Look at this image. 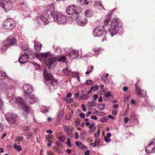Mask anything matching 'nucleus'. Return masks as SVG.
I'll return each instance as SVG.
<instances>
[{"mask_svg": "<svg viewBox=\"0 0 155 155\" xmlns=\"http://www.w3.org/2000/svg\"><path fill=\"white\" fill-rule=\"evenodd\" d=\"M110 94H111V93L110 91H108L107 92H106L104 94L105 96L106 97H109V96H110Z\"/></svg>", "mask_w": 155, "mask_h": 155, "instance_id": "5fc2aeb1", "label": "nucleus"}, {"mask_svg": "<svg viewBox=\"0 0 155 155\" xmlns=\"http://www.w3.org/2000/svg\"><path fill=\"white\" fill-rule=\"evenodd\" d=\"M63 128L64 131L68 135L71 136L72 135V131L70 127L64 125L63 126Z\"/></svg>", "mask_w": 155, "mask_h": 155, "instance_id": "dca6fc26", "label": "nucleus"}, {"mask_svg": "<svg viewBox=\"0 0 155 155\" xmlns=\"http://www.w3.org/2000/svg\"><path fill=\"white\" fill-rule=\"evenodd\" d=\"M112 114L114 115H116L117 114V110H114L112 111Z\"/></svg>", "mask_w": 155, "mask_h": 155, "instance_id": "680f3d73", "label": "nucleus"}, {"mask_svg": "<svg viewBox=\"0 0 155 155\" xmlns=\"http://www.w3.org/2000/svg\"><path fill=\"white\" fill-rule=\"evenodd\" d=\"M86 83L88 85H91L94 84V82L91 80H88L86 81Z\"/></svg>", "mask_w": 155, "mask_h": 155, "instance_id": "09e8293b", "label": "nucleus"}, {"mask_svg": "<svg viewBox=\"0 0 155 155\" xmlns=\"http://www.w3.org/2000/svg\"><path fill=\"white\" fill-rule=\"evenodd\" d=\"M12 99L14 100L12 101H14L15 103L18 104L25 113H28L30 111L31 107L23 103V99L21 98H16L15 96H12Z\"/></svg>", "mask_w": 155, "mask_h": 155, "instance_id": "7ed1b4c3", "label": "nucleus"}, {"mask_svg": "<svg viewBox=\"0 0 155 155\" xmlns=\"http://www.w3.org/2000/svg\"><path fill=\"white\" fill-rule=\"evenodd\" d=\"M42 45V44H40L39 42L37 41L35 42V48L36 50L37 51H41V47Z\"/></svg>", "mask_w": 155, "mask_h": 155, "instance_id": "6ab92c4d", "label": "nucleus"}, {"mask_svg": "<svg viewBox=\"0 0 155 155\" xmlns=\"http://www.w3.org/2000/svg\"><path fill=\"white\" fill-rule=\"evenodd\" d=\"M135 86L136 87L135 92L137 96L139 97L141 96H142L141 90L140 87L138 86L137 83L135 84Z\"/></svg>", "mask_w": 155, "mask_h": 155, "instance_id": "a211bd4d", "label": "nucleus"}, {"mask_svg": "<svg viewBox=\"0 0 155 155\" xmlns=\"http://www.w3.org/2000/svg\"><path fill=\"white\" fill-rule=\"evenodd\" d=\"M130 96L128 94H125L124 96V101H127L129 99Z\"/></svg>", "mask_w": 155, "mask_h": 155, "instance_id": "de8ad7c7", "label": "nucleus"}, {"mask_svg": "<svg viewBox=\"0 0 155 155\" xmlns=\"http://www.w3.org/2000/svg\"><path fill=\"white\" fill-rule=\"evenodd\" d=\"M23 89L25 94H31L33 90L32 86L28 84H24Z\"/></svg>", "mask_w": 155, "mask_h": 155, "instance_id": "ddd939ff", "label": "nucleus"}, {"mask_svg": "<svg viewBox=\"0 0 155 155\" xmlns=\"http://www.w3.org/2000/svg\"><path fill=\"white\" fill-rule=\"evenodd\" d=\"M95 124L93 123L89 127V128L90 129V131L91 132H94L96 129V127L94 126Z\"/></svg>", "mask_w": 155, "mask_h": 155, "instance_id": "b1692460", "label": "nucleus"}, {"mask_svg": "<svg viewBox=\"0 0 155 155\" xmlns=\"http://www.w3.org/2000/svg\"><path fill=\"white\" fill-rule=\"evenodd\" d=\"M67 14L71 15V17L73 19L77 20L79 16V14L76 11V7L73 5H70L68 7L66 10Z\"/></svg>", "mask_w": 155, "mask_h": 155, "instance_id": "39448f33", "label": "nucleus"}, {"mask_svg": "<svg viewBox=\"0 0 155 155\" xmlns=\"http://www.w3.org/2000/svg\"><path fill=\"white\" fill-rule=\"evenodd\" d=\"M12 3L10 1L1 0L0 6L2 7L6 12L11 10L12 8Z\"/></svg>", "mask_w": 155, "mask_h": 155, "instance_id": "6e6552de", "label": "nucleus"}, {"mask_svg": "<svg viewBox=\"0 0 155 155\" xmlns=\"http://www.w3.org/2000/svg\"><path fill=\"white\" fill-rule=\"evenodd\" d=\"M89 98L88 94H81L80 96V98L81 99L86 100Z\"/></svg>", "mask_w": 155, "mask_h": 155, "instance_id": "393cba45", "label": "nucleus"}, {"mask_svg": "<svg viewBox=\"0 0 155 155\" xmlns=\"http://www.w3.org/2000/svg\"><path fill=\"white\" fill-rule=\"evenodd\" d=\"M3 129V124L0 123V131L2 130Z\"/></svg>", "mask_w": 155, "mask_h": 155, "instance_id": "0e129e2a", "label": "nucleus"}, {"mask_svg": "<svg viewBox=\"0 0 155 155\" xmlns=\"http://www.w3.org/2000/svg\"><path fill=\"white\" fill-rule=\"evenodd\" d=\"M65 60V57L64 56H62V57H61L59 59H58V60L59 62L63 61V62H64Z\"/></svg>", "mask_w": 155, "mask_h": 155, "instance_id": "c03bdc74", "label": "nucleus"}, {"mask_svg": "<svg viewBox=\"0 0 155 155\" xmlns=\"http://www.w3.org/2000/svg\"><path fill=\"white\" fill-rule=\"evenodd\" d=\"M15 149L17 151H19L22 150V148L21 146H14Z\"/></svg>", "mask_w": 155, "mask_h": 155, "instance_id": "58836bf2", "label": "nucleus"}, {"mask_svg": "<svg viewBox=\"0 0 155 155\" xmlns=\"http://www.w3.org/2000/svg\"><path fill=\"white\" fill-rule=\"evenodd\" d=\"M53 138V136L52 134H50L47 135L45 137L46 140L48 141L49 143L47 144V145H51V140Z\"/></svg>", "mask_w": 155, "mask_h": 155, "instance_id": "aec40b11", "label": "nucleus"}, {"mask_svg": "<svg viewBox=\"0 0 155 155\" xmlns=\"http://www.w3.org/2000/svg\"><path fill=\"white\" fill-rule=\"evenodd\" d=\"M81 107L82 109L85 112L86 111V108L85 107V105L84 104H82L81 105Z\"/></svg>", "mask_w": 155, "mask_h": 155, "instance_id": "864d4df0", "label": "nucleus"}, {"mask_svg": "<svg viewBox=\"0 0 155 155\" xmlns=\"http://www.w3.org/2000/svg\"><path fill=\"white\" fill-rule=\"evenodd\" d=\"M30 54L29 53L25 52L21 55L19 59V61L21 64H23L28 61V58Z\"/></svg>", "mask_w": 155, "mask_h": 155, "instance_id": "9d476101", "label": "nucleus"}, {"mask_svg": "<svg viewBox=\"0 0 155 155\" xmlns=\"http://www.w3.org/2000/svg\"><path fill=\"white\" fill-rule=\"evenodd\" d=\"M50 84L53 86H57L58 84L57 81L53 79H52L50 80Z\"/></svg>", "mask_w": 155, "mask_h": 155, "instance_id": "7c9ffc66", "label": "nucleus"}, {"mask_svg": "<svg viewBox=\"0 0 155 155\" xmlns=\"http://www.w3.org/2000/svg\"><path fill=\"white\" fill-rule=\"evenodd\" d=\"M23 140V138L22 137H17L16 139V142H18V144H21L20 143L22 142Z\"/></svg>", "mask_w": 155, "mask_h": 155, "instance_id": "72a5a7b5", "label": "nucleus"}, {"mask_svg": "<svg viewBox=\"0 0 155 155\" xmlns=\"http://www.w3.org/2000/svg\"><path fill=\"white\" fill-rule=\"evenodd\" d=\"M104 141L106 143H109L111 141V139L107 137L106 136H105L104 137Z\"/></svg>", "mask_w": 155, "mask_h": 155, "instance_id": "a18cd8bd", "label": "nucleus"}, {"mask_svg": "<svg viewBox=\"0 0 155 155\" xmlns=\"http://www.w3.org/2000/svg\"><path fill=\"white\" fill-rule=\"evenodd\" d=\"M41 19L44 22L47 23L48 22V19L46 17L42 16L41 17Z\"/></svg>", "mask_w": 155, "mask_h": 155, "instance_id": "e433bc0d", "label": "nucleus"}, {"mask_svg": "<svg viewBox=\"0 0 155 155\" xmlns=\"http://www.w3.org/2000/svg\"><path fill=\"white\" fill-rule=\"evenodd\" d=\"M107 35H105L103 39H102V41L107 40Z\"/></svg>", "mask_w": 155, "mask_h": 155, "instance_id": "338daca9", "label": "nucleus"}, {"mask_svg": "<svg viewBox=\"0 0 155 155\" xmlns=\"http://www.w3.org/2000/svg\"><path fill=\"white\" fill-rule=\"evenodd\" d=\"M33 134V133L31 132H26L25 133V135L28 136H31Z\"/></svg>", "mask_w": 155, "mask_h": 155, "instance_id": "49530a36", "label": "nucleus"}, {"mask_svg": "<svg viewBox=\"0 0 155 155\" xmlns=\"http://www.w3.org/2000/svg\"><path fill=\"white\" fill-rule=\"evenodd\" d=\"M6 120L9 123L15 124L18 118L17 116L13 114L8 113L5 116Z\"/></svg>", "mask_w": 155, "mask_h": 155, "instance_id": "1a4fd4ad", "label": "nucleus"}, {"mask_svg": "<svg viewBox=\"0 0 155 155\" xmlns=\"http://www.w3.org/2000/svg\"><path fill=\"white\" fill-rule=\"evenodd\" d=\"M110 16L109 15H108L105 21H104V23L105 24H107L110 20Z\"/></svg>", "mask_w": 155, "mask_h": 155, "instance_id": "c9c22d12", "label": "nucleus"}, {"mask_svg": "<svg viewBox=\"0 0 155 155\" xmlns=\"http://www.w3.org/2000/svg\"><path fill=\"white\" fill-rule=\"evenodd\" d=\"M101 78L103 81L105 82L106 79H107V77H106V76H105V75H103L101 77Z\"/></svg>", "mask_w": 155, "mask_h": 155, "instance_id": "4d7b16f0", "label": "nucleus"}, {"mask_svg": "<svg viewBox=\"0 0 155 155\" xmlns=\"http://www.w3.org/2000/svg\"><path fill=\"white\" fill-rule=\"evenodd\" d=\"M78 51L73 50L69 52L68 57L70 59H73L78 58Z\"/></svg>", "mask_w": 155, "mask_h": 155, "instance_id": "f8f14e48", "label": "nucleus"}, {"mask_svg": "<svg viewBox=\"0 0 155 155\" xmlns=\"http://www.w3.org/2000/svg\"><path fill=\"white\" fill-rule=\"evenodd\" d=\"M95 5H98L99 6V7H102L104 9H105L103 7L102 5V4L101 3V2L99 1L97 2H96L95 4Z\"/></svg>", "mask_w": 155, "mask_h": 155, "instance_id": "a19ab883", "label": "nucleus"}, {"mask_svg": "<svg viewBox=\"0 0 155 155\" xmlns=\"http://www.w3.org/2000/svg\"><path fill=\"white\" fill-rule=\"evenodd\" d=\"M51 15L52 16L54 21L58 24H63L66 21V17L58 12L54 11L51 12Z\"/></svg>", "mask_w": 155, "mask_h": 155, "instance_id": "f03ea898", "label": "nucleus"}, {"mask_svg": "<svg viewBox=\"0 0 155 155\" xmlns=\"http://www.w3.org/2000/svg\"><path fill=\"white\" fill-rule=\"evenodd\" d=\"M111 28L109 31L111 36L112 37L115 34H117V31L119 29V22L118 20L114 19L110 24Z\"/></svg>", "mask_w": 155, "mask_h": 155, "instance_id": "423d86ee", "label": "nucleus"}, {"mask_svg": "<svg viewBox=\"0 0 155 155\" xmlns=\"http://www.w3.org/2000/svg\"><path fill=\"white\" fill-rule=\"evenodd\" d=\"M155 145V140L154 139H152L151 140L150 143L148 145Z\"/></svg>", "mask_w": 155, "mask_h": 155, "instance_id": "3c124183", "label": "nucleus"}, {"mask_svg": "<svg viewBox=\"0 0 155 155\" xmlns=\"http://www.w3.org/2000/svg\"><path fill=\"white\" fill-rule=\"evenodd\" d=\"M72 77H76L79 81H80L79 74L76 72H71L70 74Z\"/></svg>", "mask_w": 155, "mask_h": 155, "instance_id": "5701e85b", "label": "nucleus"}, {"mask_svg": "<svg viewBox=\"0 0 155 155\" xmlns=\"http://www.w3.org/2000/svg\"><path fill=\"white\" fill-rule=\"evenodd\" d=\"M100 139L98 138H97L95 140V142H94V145H98L99 143H100Z\"/></svg>", "mask_w": 155, "mask_h": 155, "instance_id": "8fccbe9b", "label": "nucleus"}, {"mask_svg": "<svg viewBox=\"0 0 155 155\" xmlns=\"http://www.w3.org/2000/svg\"><path fill=\"white\" fill-rule=\"evenodd\" d=\"M93 97L94 101H96L98 98V95L97 94H94L93 95Z\"/></svg>", "mask_w": 155, "mask_h": 155, "instance_id": "774afa93", "label": "nucleus"}, {"mask_svg": "<svg viewBox=\"0 0 155 155\" xmlns=\"http://www.w3.org/2000/svg\"><path fill=\"white\" fill-rule=\"evenodd\" d=\"M91 118L92 119L96 120L97 119V117L95 115H92L91 117Z\"/></svg>", "mask_w": 155, "mask_h": 155, "instance_id": "69168bd1", "label": "nucleus"}, {"mask_svg": "<svg viewBox=\"0 0 155 155\" xmlns=\"http://www.w3.org/2000/svg\"><path fill=\"white\" fill-rule=\"evenodd\" d=\"M44 79L46 81H50L53 78L51 74L48 73L47 70L46 69L44 70Z\"/></svg>", "mask_w": 155, "mask_h": 155, "instance_id": "4468645a", "label": "nucleus"}, {"mask_svg": "<svg viewBox=\"0 0 155 155\" xmlns=\"http://www.w3.org/2000/svg\"><path fill=\"white\" fill-rule=\"evenodd\" d=\"M58 138L60 141L62 142H64L65 140V137L64 136H60L58 137Z\"/></svg>", "mask_w": 155, "mask_h": 155, "instance_id": "37998d69", "label": "nucleus"}, {"mask_svg": "<svg viewBox=\"0 0 155 155\" xmlns=\"http://www.w3.org/2000/svg\"><path fill=\"white\" fill-rule=\"evenodd\" d=\"M5 74L2 71L0 70V80H2L4 79L5 77Z\"/></svg>", "mask_w": 155, "mask_h": 155, "instance_id": "c756f323", "label": "nucleus"}, {"mask_svg": "<svg viewBox=\"0 0 155 155\" xmlns=\"http://www.w3.org/2000/svg\"><path fill=\"white\" fill-rule=\"evenodd\" d=\"M29 128V127L28 126L24 127H23V129L25 131L28 130Z\"/></svg>", "mask_w": 155, "mask_h": 155, "instance_id": "052dcab7", "label": "nucleus"}, {"mask_svg": "<svg viewBox=\"0 0 155 155\" xmlns=\"http://www.w3.org/2000/svg\"><path fill=\"white\" fill-rule=\"evenodd\" d=\"M101 130H98L97 132L96 133L94 134L95 137H98L100 136V134Z\"/></svg>", "mask_w": 155, "mask_h": 155, "instance_id": "ea45409f", "label": "nucleus"}, {"mask_svg": "<svg viewBox=\"0 0 155 155\" xmlns=\"http://www.w3.org/2000/svg\"><path fill=\"white\" fill-rule=\"evenodd\" d=\"M80 121L78 119H76L75 120V124L76 125H78L79 124Z\"/></svg>", "mask_w": 155, "mask_h": 155, "instance_id": "13d9d810", "label": "nucleus"}, {"mask_svg": "<svg viewBox=\"0 0 155 155\" xmlns=\"http://www.w3.org/2000/svg\"><path fill=\"white\" fill-rule=\"evenodd\" d=\"M104 33L102 28L99 27H96L93 31V35L97 37L101 36L103 35Z\"/></svg>", "mask_w": 155, "mask_h": 155, "instance_id": "9b49d317", "label": "nucleus"}, {"mask_svg": "<svg viewBox=\"0 0 155 155\" xmlns=\"http://www.w3.org/2000/svg\"><path fill=\"white\" fill-rule=\"evenodd\" d=\"M73 111L69 112L66 115V119L68 120H69L71 119L72 117Z\"/></svg>", "mask_w": 155, "mask_h": 155, "instance_id": "bb28decb", "label": "nucleus"}, {"mask_svg": "<svg viewBox=\"0 0 155 155\" xmlns=\"http://www.w3.org/2000/svg\"><path fill=\"white\" fill-rule=\"evenodd\" d=\"M63 72L66 75H69L70 74L71 71H69L68 68H66L64 70H63Z\"/></svg>", "mask_w": 155, "mask_h": 155, "instance_id": "2f4dec72", "label": "nucleus"}, {"mask_svg": "<svg viewBox=\"0 0 155 155\" xmlns=\"http://www.w3.org/2000/svg\"><path fill=\"white\" fill-rule=\"evenodd\" d=\"M79 23L81 25L83 26L87 24V21L85 19H83V20L81 19L79 21Z\"/></svg>", "mask_w": 155, "mask_h": 155, "instance_id": "c85d7f7f", "label": "nucleus"}, {"mask_svg": "<svg viewBox=\"0 0 155 155\" xmlns=\"http://www.w3.org/2000/svg\"><path fill=\"white\" fill-rule=\"evenodd\" d=\"M27 100L29 103L31 104L35 103L37 100V98L33 94L29 95V97L27 98Z\"/></svg>", "mask_w": 155, "mask_h": 155, "instance_id": "2eb2a0df", "label": "nucleus"}, {"mask_svg": "<svg viewBox=\"0 0 155 155\" xmlns=\"http://www.w3.org/2000/svg\"><path fill=\"white\" fill-rule=\"evenodd\" d=\"M97 104L94 101H89L87 103V105L89 107H94Z\"/></svg>", "mask_w": 155, "mask_h": 155, "instance_id": "a878e982", "label": "nucleus"}, {"mask_svg": "<svg viewBox=\"0 0 155 155\" xmlns=\"http://www.w3.org/2000/svg\"><path fill=\"white\" fill-rule=\"evenodd\" d=\"M71 143V141L70 139L68 138L66 142V144L68 145H69Z\"/></svg>", "mask_w": 155, "mask_h": 155, "instance_id": "6e6d98bb", "label": "nucleus"}, {"mask_svg": "<svg viewBox=\"0 0 155 155\" xmlns=\"http://www.w3.org/2000/svg\"><path fill=\"white\" fill-rule=\"evenodd\" d=\"M79 116L82 118H84L85 117V114L82 113H81L79 114Z\"/></svg>", "mask_w": 155, "mask_h": 155, "instance_id": "bf43d9fd", "label": "nucleus"}, {"mask_svg": "<svg viewBox=\"0 0 155 155\" xmlns=\"http://www.w3.org/2000/svg\"><path fill=\"white\" fill-rule=\"evenodd\" d=\"M64 100L67 103H71L74 101V100L72 98H65Z\"/></svg>", "mask_w": 155, "mask_h": 155, "instance_id": "473e14b6", "label": "nucleus"}, {"mask_svg": "<svg viewBox=\"0 0 155 155\" xmlns=\"http://www.w3.org/2000/svg\"><path fill=\"white\" fill-rule=\"evenodd\" d=\"M17 40L13 36L11 35L4 41L1 47L2 51H4L9 47L14 45L16 43Z\"/></svg>", "mask_w": 155, "mask_h": 155, "instance_id": "f257e3e1", "label": "nucleus"}, {"mask_svg": "<svg viewBox=\"0 0 155 155\" xmlns=\"http://www.w3.org/2000/svg\"><path fill=\"white\" fill-rule=\"evenodd\" d=\"M16 25L15 21L11 18L7 19L4 22V27L7 30H12L15 27Z\"/></svg>", "mask_w": 155, "mask_h": 155, "instance_id": "0eeeda50", "label": "nucleus"}, {"mask_svg": "<svg viewBox=\"0 0 155 155\" xmlns=\"http://www.w3.org/2000/svg\"><path fill=\"white\" fill-rule=\"evenodd\" d=\"M136 116L134 113H132L130 116V119L132 121H134L136 118Z\"/></svg>", "mask_w": 155, "mask_h": 155, "instance_id": "cd10ccee", "label": "nucleus"}, {"mask_svg": "<svg viewBox=\"0 0 155 155\" xmlns=\"http://www.w3.org/2000/svg\"><path fill=\"white\" fill-rule=\"evenodd\" d=\"M4 103V102L3 101L1 98L0 97V108L3 106Z\"/></svg>", "mask_w": 155, "mask_h": 155, "instance_id": "603ef678", "label": "nucleus"}, {"mask_svg": "<svg viewBox=\"0 0 155 155\" xmlns=\"http://www.w3.org/2000/svg\"><path fill=\"white\" fill-rule=\"evenodd\" d=\"M85 15L87 17H90L93 16V13L91 10L88 9L85 11Z\"/></svg>", "mask_w": 155, "mask_h": 155, "instance_id": "412c9836", "label": "nucleus"}, {"mask_svg": "<svg viewBox=\"0 0 155 155\" xmlns=\"http://www.w3.org/2000/svg\"><path fill=\"white\" fill-rule=\"evenodd\" d=\"M145 150L147 153H153L155 151V147L152 146H147Z\"/></svg>", "mask_w": 155, "mask_h": 155, "instance_id": "f3484780", "label": "nucleus"}, {"mask_svg": "<svg viewBox=\"0 0 155 155\" xmlns=\"http://www.w3.org/2000/svg\"><path fill=\"white\" fill-rule=\"evenodd\" d=\"M105 107V104H101L98 105L97 108L101 110H103Z\"/></svg>", "mask_w": 155, "mask_h": 155, "instance_id": "f704fd0d", "label": "nucleus"}, {"mask_svg": "<svg viewBox=\"0 0 155 155\" xmlns=\"http://www.w3.org/2000/svg\"><path fill=\"white\" fill-rule=\"evenodd\" d=\"M42 56L44 59L45 64L48 66L49 68H50L51 65L57 60L56 58L52 57L49 53H44L42 54Z\"/></svg>", "mask_w": 155, "mask_h": 155, "instance_id": "20e7f679", "label": "nucleus"}, {"mask_svg": "<svg viewBox=\"0 0 155 155\" xmlns=\"http://www.w3.org/2000/svg\"><path fill=\"white\" fill-rule=\"evenodd\" d=\"M108 120V118L107 117H103L100 120V121L102 122H105Z\"/></svg>", "mask_w": 155, "mask_h": 155, "instance_id": "79ce46f5", "label": "nucleus"}, {"mask_svg": "<svg viewBox=\"0 0 155 155\" xmlns=\"http://www.w3.org/2000/svg\"><path fill=\"white\" fill-rule=\"evenodd\" d=\"M24 50H28V52H27V53H29L30 54V55H31L33 58H35V57L36 53L30 51H29V48L26 49Z\"/></svg>", "mask_w": 155, "mask_h": 155, "instance_id": "4c0bfd02", "label": "nucleus"}, {"mask_svg": "<svg viewBox=\"0 0 155 155\" xmlns=\"http://www.w3.org/2000/svg\"><path fill=\"white\" fill-rule=\"evenodd\" d=\"M80 93L79 91H77L76 94H75L74 95V97L75 98L78 97L79 96V95Z\"/></svg>", "mask_w": 155, "mask_h": 155, "instance_id": "e2e57ef3", "label": "nucleus"}, {"mask_svg": "<svg viewBox=\"0 0 155 155\" xmlns=\"http://www.w3.org/2000/svg\"><path fill=\"white\" fill-rule=\"evenodd\" d=\"M61 146H54L53 148L54 150L57 152L59 153H62L61 149L62 147Z\"/></svg>", "mask_w": 155, "mask_h": 155, "instance_id": "4be33fe9", "label": "nucleus"}]
</instances>
